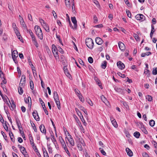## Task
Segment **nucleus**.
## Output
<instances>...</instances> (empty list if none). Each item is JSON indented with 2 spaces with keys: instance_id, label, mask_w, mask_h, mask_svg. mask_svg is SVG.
Masks as SVG:
<instances>
[{
  "instance_id": "nucleus-1",
  "label": "nucleus",
  "mask_w": 157,
  "mask_h": 157,
  "mask_svg": "<svg viewBox=\"0 0 157 157\" xmlns=\"http://www.w3.org/2000/svg\"><path fill=\"white\" fill-rule=\"evenodd\" d=\"M36 33L38 37L41 40L43 39V37L42 30L38 25H36L34 27Z\"/></svg>"
},
{
  "instance_id": "nucleus-2",
  "label": "nucleus",
  "mask_w": 157,
  "mask_h": 157,
  "mask_svg": "<svg viewBox=\"0 0 157 157\" xmlns=\"http://www.w3.org/2000/svg\"><path fill=\"white\" fill-rule=\"evenodd\" d=\"M86 44L87 47L90 49H92L94 47L93 41L91 38H88L86 39Z\"/></svg>"
},
{
  "instance_id": "nucleus-3",
  "label": "nucleus",
  "mask_w": 157,
  "mask_h": 157,
  "mask_svg": "<svg viewBox=\"0 0 157 157\" xmlns=\"http://www.w3.org/2000/svg\"><path fill=\"white\" fill-rule=\"evenodd\" d=\"M52 52L54 54L55 57L56 58V59H59V56L58 55V53L57 52L58 49L56 47L55 45L54 44H53L52 46Z\"/></svg>"
},
{
  "instance_id": "nucleus-4",
  "label": "nucleus",
  "mask_w": 157,
  "mask_h": 157,
  "mask_svg": "<svg viewBox=\"0 0 157 157\" xmlns=\"http://www.w3.org/2000/svg\"><path fill=\"white\" fill-rule=\"evenodd\" d=\"M136 18L137 20L142 21L145 20V18L143 15L138 14L136 16Z\"/></svg>"
},
{
  "instance_id": "nucleus-5",
  "label": "nucleus",
  "mask_w": 157,
  "mask_h": 157,
  "mask_svg": "<svg viewBox=\"0 0 157 157\" xmlns=\"http://www.w3.org/2000/svg\"><path fill=\"white\" fill-rule=\"evenodd\" d=\"M12 56L13 59L15 63H16V58L18 56V53L17 51L16 50L13 51L12 53Z\"/></svg>"
},
{
  "instance_id": "nucleus-6",
  "label": "nucleus",
  "mask_w": 157,
  "mask_h": 157,
  "mask_svg": "<svg viewBox=\"0 0 157 157\" xmlns=\"http://www.w3.org/2000/svg\"><path fill=\"white\" fill-rule=\"evenodd\" d=\"M114 90L117 92L121 94H124V89L123 88L116 87L114 88Z\"/></svg>"
},
{
  "instance_id": "nucleus-7",
  "label": "nucleus",
  "mask_w": 157,
  "mask_h": 157,
  "mask_svg": "<svg viewBox=\"0 0 157 157\" xmlns=\"http://www.w3.org/2000/svg\"><path fill=\"white\" fill-rule=\"evenodd\" d=\"M33 115L34 119L37 121H40V118L36 111H34L33 113Z\"/></svg>"
},
{
  "instance_id": "nucleus-8",
  "label": "nucleus",
  "mask_w": 157,
  "mask_h": 157,
  "mask_svg": "<svg viewBox=\"0 0 157 157\" xmlns=\"http://www.w3.org/2000/svg\"><path fill=\"white\" fill-rule=\"evenodd\" d=\"M4 101L9 106V104H11L7 96H4L3 95L1 96Z\"/></svg>"
},
{
  "instance_id": "nucleus-9",
  "label": "nucleus",
  "mask_w": 157,
  "mask_h": 157,
  "mask_svg": "<svg viewBox=\"0 0 157 157\" xmlns=\"http://www.w3.org/2000/svg\"><path fill=\"white\" fill-rule=\"evenodd\" d=\"M117 65L118 68L121 70L124 69L125 67L124 64L121 61L117 62Z\"/></svg>"
},
{
  "instance_id": "nucleus-10",
  "label": "nucleus",
  "mask_w": 157,
  "mask_h": 157,
  "mask_svg": "<svg viewBox=\"0 0 157 157\" xmlns=\"http://www.w3.org/2000/svg\"><path fill=\"white\" fill-rule=\"evenodd\" d=\"M39 128L41 132L45 134H46V130L44 125L42 124L40 127Z\"/></svg>"
},
{
  "instance_id": "nucleus-11",
  "label": "nucleus",
  "mask_w": 157,
  "mask_h": 157,
  "mask_svg": "<svg viewBox=\"0 0 157 157\" xmlns=\"http://www.w3.org/2000/svg\"><path fill=\"white\" fill-rule=\"evenodd\" d=\"M118 46L120 49L122 51H124L125 49V46L124 43L121 42H119Z\"/></svg>"
},
{
  "instance_id": "nucleus-12",
  "label": "nucleus",
  "mask_w": 157,
  "mask_h": 157,
  "mask_svg": "<svg viewBox=\"0 0 157 157\" xmlns=\"http://www.w3.org/2000/svg\"><path fill=\"white\" fill-rule=\"evenodd\" d=\"M96 43L98 45H101L103 43L102 40L99 37H97L95 39Z\"/></svg>"
},
{
  "instance_id": "nucleus-13",
  "label": "nucleus",
  "mask_w": 157,
  "mask_h": 157,
  "mask_svg": "<svg viewBox=\"0 0 157 157\" xmlns=\"http://www.w3.org/2000/svg\"><path fill=\"white\" fill-rule=\"evenodd\" d=\"M25 81V75H23L22 76L21 80L19 84V85L23 86L24 85V83Z\"/></svg>"
},
{
  "instance_id": "nucleus-14",
  "label": "nucleus",
  "mask_w": 157,
  "mask_h": 157,
  "mask_svg": "<svg viewBox=\"0 0 157 157\" xmlns=\"http://www.w3.org/2000/svg\"><path fill=\"white\" fill-rule=\"evenodd\" d=\"M68 136H70V138L68 139V141L69 142L71 145L73 146L75 145L74 140L71 135L69 134Z\"/></svg>"
},
{
  "instance_id": "nucleus-15",
  "label": "nucleus",
  "mask_w": 157,
  "mask_h": 157,
  "mask_svg": "<svg viewBox=\"0 0 157 157\" xmlns=\"http://www.w3.org/2000/svg\"><path fill=\"white\" fill-rule=\"evenodd\" d=\"M126 151L128 155L129 156L131 157L133 155V153L132 151L128 148L127 147L126 148Z\"/></svg>"
},
{
  "instance_id": "nucleus-16",
  "label": "nucleus",
  "mask_w": 157,
  "mask_h": 157,
  "mask_svg": "<svg viewBox=\"0 0 157 157\" xmlns=\"http://www.w3.org/2000/svg\"><path fill=\"white\" fill-rule=\"evenodd\" d=\"M75 110L77 112V113L78 114V115L80 117L81 119H82V118L81 117H82V118H83V119L84 121V119L83 118V116H82L81 113L79 111V109H77V108H76L75 109Z\"/></svg>"
},
{
  "instance_id": "nucleus-17",
  "label": "nucleus",
  "mask_w": 157,
  "mask_h": 157,
  "mask_svg": "<svg viewBox=\"0 0 157 157\" xmlns=\"http://www.w3.org/2000/svg\"><path fill=\"white\" fill-rule=\"evenodd\" d=\"M20 149L22 153L24 155H25L26 153L25 148L23 147H20Z\"/></svg>"
},
{
  "instance_id": "nucleus-18",
  "label": "nucleus",
  "mask_w": 157,
  "mask_h": 157,
  "mask_svg": "<svg viewBox=\"0 0 157 157\" xmlns=\"http://www.w3.org/2000/svg\"><path fill=\"white\" fill-rule=\"evenodd\" d=\"M110 119L111 122L114 126L115 127H117V124L115 120L113 119V118H111Z\"/></svg>"
},
{
  "instance_id": "nucleus-19",
  "label": "nucleus",
  "mask_w": 157,
  "mask_h": 157,
  "mask_svg": "<svg viewBox=\"0 0 157 157\" xmlns=\"http://www.w3.org/2000/svg\"><path fill=\"white\" fill-rule=\"evenodd\" d=\"M43 27L45 29L46 32H49V28L48 25L46 23L45 24L43 25Z\"/></svg>"
},
{
  "instance_id": "nucleus-20",
  "label": "nucleus",
  "mask_w": 157,
  "mask_h": 157,
  "mask_svg": "<svg viewBox=\"0 0 157 157\" xmlns=\"http://www.w3.org/2000/svg\"><path fill=\"white\" fill-rule=\"evenodd\" d=\"M25 102L26 104H29V101H30L31 103V100L30 97H28V98H24Z\"/></svg>"
},
{
  "instance_id": "nucleus-21",
  "label": "nucleus",
  "mask_w": 157,
  "mask_h": 157,
  "mask_svg": "<svg viewBox=\"0 0 157 157\" xmlns=\"http://www.w3.org/2000/svg\"><path fill=\"white\" fill-rule=\"evenodd\" d=\"M140 129L145 134H147L148 133V132L146 129L144 127V125L141 126L140 127Z\"/></svg>"
},
{
  "instance_id": "nucleus-22",
  "label": "nucleus",
  "mask_w": 157,
  "mask_h": 157,
  "mask_svg": "<svg viewBox=\"0 0 157 157\" xmlns=\"http://www.w3.org/2000/svg\"><path fill=\"white\" fill-rule=\"evenodd\" d=\"M54 96L53 97L55 101L56 100H58L59 99V97L57 92L56 91H54L53 93Z\"/></svg>"
},
{
  "instance_id": "nucleus-23",
  "label": "nucleus",
  "mask_w": 157,
  "mask_h": 157,
  "mask_svg": "<svg viewBox=\"0 0 157 157\" xmlns=\"http://www.w3.org/2000/svg\"><path fill=\"white\" fill-rule=\"evenodd\" d=\"M21 86L19 85V87L18 88V92L20 95H22L23 93V90Z\"/></svg>"
},
{
  "instance_id": "nucleus-24",
  "label": "nucleus",
  "mask_w": 157,
  "mask_h": 157,
  "mask_svg": "<svg viewBox=\"0 0 157 157\" xmlns=\"http://www.w3.org/2000/svg\"><path fill=\"white\" fill-rule=\"evenodd\" d=\"M56 103V104L57 105L58 108L59 109H60V104L59 99L57 100H56L55 101Z\"/></svg>"
},
{
  "instance_id": "nucleus-25",
  "label": "nucleus",
  "mask_w": 157,
  "mask_h": 157,
  "mask_svg": "<svg viewBox=\"0 0 157 157\" xmlns=\"http://www.w3.org/2000/svg\"><path fill=\"white\" fill-rule=\"evenodd\" d=\"M59 139L62 144V145H63L65 144V142L61 136H59Z\"/></svg>"
},
{
  "instance_id": "nucleus-26",
  "label": "nucleus",
  "mask_w": 157,
  "mask_h": 157,
  "mask_svg": "<svg viewBox=\"0 0 157 157\" xmlns=\"http://www.w3.org/2000/svg\"><path fill=\"white\" fill-rule=\"evenodd\" d=\"M151 54V53L150 52H146V53H142L141 55L142 57H145L146 56H149Z\"/></svg>"
},
{
  "instance_id": "nucleus-27",
  "label": "nucleus",
  "mask_w": 157,
  "mask_h": 157,
  "mask_svg": "<svg viewBox=\"0 0 157 157\" xmlns=\"http://www.w3.org/2000/svg\"><path fill=\"white\" fill-rule=\"evenodd\" d=\"M30 123H31V126L32 127V128H33L34 129L35 132H37V129L36 128V126H35V124H34V123L33 122H31V121H30Z\"/></svg>"
},
{
  "instance_id": "nucleus-28",
  "label": "nucleus",
  "mask_w": 157,
  "mask_h": 157,
  "mask_svg": "<svg viewBox=\"0 0 157 157\" xmlns=\"http://www.w3.org/2000/svg\"><path fill=\"white\" fill-rule=\"evenodd\" d=\"M106 63L107 62L106 61H104L102 63L101 65V67L103 69H105L106 68L107 65Z\"/></svg>"
},
{
  "instance_id": "nucleus-29",
  "label": "nucleus",
  "mask_w": 157,
  "mask_h": 157,
  "mask_svg": "<svg viewBox=\"0 0 157 157\" xmlns=\"http://www.w3.org/2000/svg\"><path fill=\"white\" fill-rule=\"evenodd\" d=\"M66 5L67 7H70V4L69 0H65Z\"/></svg>"
},
{
  "instance_id": "nucleus-30",
  "label": "nucleus",
  "mask_w": 157,
  "mask_h": 157,
  "mask_svg": "<svg viewBox=\"0 0 157 157\" xmlns=\"http://www.w3.org/2000/svg\"><path fill=\"white\" fill-rule=\"evenodd\" d=\"M150 126L151 127H153L155 124V121L153 120H151L149 122Z\"/></svg>"
},
{
  "instance_id": "nucleus-31",
  "label": "nucleus",
  "mask_w": 157,
  "mask_h": 157,
  "mask_svg": "<svg viewBox=\"0 0 157 157\" xmlns=\"http://www.w3.org/2000/svg\"><path fill=\"white\" fill-rule=\"evenodd\" d=\"M146 98L149 101H151L152 100V97L149 95H147L146 96Z\"/></svg>"
},
{
  "instance_id": "nucleus-32",
  "label": "nucleus",
  "mask_w": 157,
  "mask_h": 157,
  "mask_svg": "<svg viewBox=\"0 0 157 157\" xmlns=\"http://www.w3.org/2000/svg\"><path fill=\"white\" fill-rule=\"evenodd\" d=\"M140 135V133L138 132H136L134 133V136L136 138H138Z\"/></svg>"
},
{
  "instance_id": "nucleus-33",
  "label": "nucleus",
  "mask_w": 157,
  "mask_h": 157,
  "mask_svg": "<svg viewBox=\"0 0 157 157\" xmlns=\"http://www.w3.org/2000/svg\"><path fill=\"white\" fill-rule=\"evenodd\" d=\"M51 138L52 141L53 142L54 144H55V142H56V140L55 137L54 136V135H51Z\"/></svg>"
},
{
  "instance_id": "nucleus-34",
  "label": "nucleus",
  "mask_w": 157,
  "mask_h": 157,
  "mask_svg": "<svg viewBox=\"0 0 157 157\" xmlns=\"http://www.w3.org/2000/svg\"><path fill=\"white\" fill-rule=\"evenodd\" d=\"M71 18V21L74 24H76L77 23V20L75 17H72Z\"/></svg>"
},
{
  "instance_id": "nucleus-35",
  "label": "nucleus",
  "mask_w": 157,
  "mask_h": 157,
  "mask_svg": "<svg viewBox=\"0 0 157 157\" xmlns=\"http://www.w3.org/2000/svg\"><path fill=\"white\" fill-rule=\"evenodd\" d=\"M126 12L128 16L130 18H131V13L129 10H126Z\"/></svg>"
},
{
  "instance_id": "nucleus-36",
  "label": "nucleus",
  "mask_w": 157,
  "mask_h": 157,
  "mask_svg": "<svg viewBox=\"0 0 157 157\" xmlns=\"http://www.w3.org/2000/svg\"><path fill=\"white\" fill-rule=\"evenodd\" d=\"M42 107H43V108L44 109V112H45V113L47 115H48V111H47V110L46 107L45 105H43L42 106Z\"/></svg>"
},
{
  "instance_id": "nucleus-37",
  "label": "nucleus",
  "mask_w": 157,
  "mask_h": 157,
  "mask_svg": "<svg viewBox=\"0 0 157 157\" xmlns=\"http://www.w3.org/2000/svg\"><path fill=\"white\" fill-rule=\"evenodd\" d=\"M16 122L18 126V127H19V126H21V124L20 122V121L19 120V119L17 118L16 119Z\"/></svg>"
},
{
  "instance_id": "nucleus-38",
  "label": "nucleus",
  "mask_w": 157,
  "mask_h": 157,
  "mask_svg": "<svg viewBox=\"0 0 157 157\" xmlns=\"http://www.w3.org/2000/svg\"><path fill=\"white\" fill-rule=\"evenodd\" d=\"M30 89L33 90L34 89L33 83L32 80L30 81Z\"/></svg>"
},
{
  "instance_id": "nucleus-39",
  "label": "nucleus",
  "mask_w": 157,
  "mask_h": 157,
  "mask_svg": "<svg viewBox=\"0 0 157 157\" xmlns=\"http://www.w3.org/2000/svg\"><path fill=\"white\" fill-rule=\"evenodd\" d=\"M99 150L100 152H101L102 154H103L104 155H106V153L105 152V151L104 150L101 148H99Z\"/></svg>"
},
{
  "instance_id": "nucleus-40",
  "label": "nucleus",
  "mask_w": 157,
  "mask_h": 157,
  "mask_svg": "<svg viewBox=\"0 0 157 157\" xmlns=\"http://www.w3.org/2000/svg\"><path fill=\"white\" fill-rule=\"evenodd\" d=\"M7 123V122L6 121H5V123L4 124L3 127H4V129H5V130L6 131H8V127L7 125V124H6Z\"/></svg>"
},
{
  "instance_id": "nucleus-41",
  "label": "nucleus",
  "mask_w": 157,
  "mask_h": 157,
  "mask_svg": "<svg viewBox=\"0 0 157 157\" xmlns=\"http://www.w3.org/2000/svg\"><path fill=\"white\" fill-rule=\"evenodd\" d=\"M39 20L40 22V23H41V25L42 26H43V25H44L46 24V23L44 22V21L41 18H39Z\"/></svg>"
},
{
  "instance_id": "nucleus-42",
  "label": "nucleus",
  "mask_w": 157,
  "mask_h": 157,
  "mask_svg": "<svg viewBox=\"0 0 157 157\" xmlns=\"http://www.w3.org/2000/svg\"><path fill=\"white\" fill-rule=\"evenodd\" d=\"M80 109L82 110L84 112V113L86 115H87V111H86V109H85L84 108L81 106L80 107Z\"/></svg>"
},
{
  "instance_id": "nucleus-43",
  "label": "nucleus",
  "mask_w": 157,
  "mask_h": 157,
  "mask_svg": "<svg viewBox=\"0 0 157 157\" xmlns=\"http://www.w3.org/2000/svg\"><path fill=\"white\" fill-rule=\"evenodd\" d=\"M86 101L90 106H93V104L91 100L89 98L86 99Z\"/></svg>"
},
{
  "instance_id": "nucleus-44",
  "label": "nucleus",
  "mask_w": 157,
  "mask_h": 157,
  "mask_svg": "<svg viewBox=\"0 0 157 157\" xmlns=\"http://www.w3.org/2000/svg\"><path fill=\"white\" fill-rule=\"evenodd\" d=\"M152 73L153 75H155L157 74V68L155 69H153L152 71Z\"/></svg>"
},
{
  "instance_id": "nucleus-45",
  "label": "nucleus",
  "mask_w": 157,
  "mask_h": 157,
  "mask_svg": "<svg viewBox=\"0 0 157 157\" xmlns=\"http://www.w3.org/2000/svg\"><path fill=\"white\" fill-rule=\"evenodd\" d=\"M78 147L80 151L82 150V147L81 144H78Z\"/></svg>"
},
{
  "instance_id": "nucleus-46",
  "label": "nucleus",
  "mask_w": 157,
  "mask_h": 157,
  "mask_svg": "<svg viewBox=\"0 0 157 157\" xmlns=\"http://www.w3.org/2000/svg\"><path fill=\"white\" fill-rule=\"evenodd\" d=\"M94 2L96 5V6L98 7L99 8H100V6L99 5V3L96 0H94Z\"/></svg>"
},
{
  "instance_id": "nucleus-47",
  "label": "nucleus",
  "mask_w": 157,
  "mask_h": 157,
  "mask_svg": "<svg viewBox=\"0 0 157 157\" xmlns=\"http://www.w3.org/2000/svg\"><path fill=\"white\" fill-rule=\"evenodd\" d=\"M134 36L136 40H139V38H140L139 37V36L136 34L134 33Z\"/></svg>"
},
{
  "instance_id": "nucleus-48",
  "label": "nucleus",
  "mask_w": 157,
  "mask_h": 157,
  "mask_svg": "<svg viewBox=\"0 0 157 157\" xmlns=\"http://www.w3.org/2000/svg\"><path fill=\"white\" fill-rule=\"evenodd\" d=\"M88 61L89 63H93V59L92 57H89L88 58Z\"/></svg>"
},
{
  "instance_id": "nucleus-49",
  "label": "nucleus",
  "mask_w": 157,
  "mask_h": 157,
  "mask_svg": "<svg viewBox=\"0 0 157 157\" xmlns=\"http://www.w3.org/2000/svg\"><path fill=\"white\" fill-rule=\"evenodd\" d=\"M11 101L12 102V104H11V106L12 109H13L15 108L16 105H15L14 103V101L13 100H11Z\"/></svg>"
},
{
  "instance_id": "nucleus-50",
  "label": "nucleus",
  "mask_w": 157,
  "mask_h": 157,
  "mask_svg": "<svg viewBox=\"0 0 157 157\" xmlns=\"http://www.w3.org/2000/svg\"><path fill=\"white\" fill-rule=\"evenodd\" d=\"M74 91L76 93L78 97L80 95V91L79 90H78L77 89H75L74 90Z\"/></svg>"
},
{
  "instance_id": "nucleus-51",
  "label": "nucleus",
  "mask_w": 157,
  "mask_h": 157,
  "mask_svg": "<svg viewBox=\"0 0 157 157\" xmlns=\"http://www.w3.org/2000/svg\"><path fill=\"white\" fill-rule=\"evenodd\" d=\"M117 74L122 78H124L125 77V75L124 74H123L121 72L117 73Z\"/></svg>"
},
{
  "instance_id": "nucleus-52",
  "label": "nucleus",
  "mask_w": 157,
  "mask_h": 157,
  "mask_svg": "<svg viewBox=\"0 0 157 157\" xmlns=\"http://www.w3.org/2000/svg\"><path fill=\"white\" fill-rule=\"evenodd\" d=\"M58 51L60 52L61 53H63L64 52V51H63V49L59 47H58L57 48Z\"/></svg>"
},
{
  "instance_id": "nucleus-53",
  "label": "nucleus",
  "mask_w": 157,
  "mask_h": 157,
  "mask_svg": "<svg viewBox=\"0 0 157 157\" xmlns=\"http://www.w3.org/2000/svg\"><path fill=\"white\" fill-rule=\"evenodd\" d=\"M1 133L2 135L3 136V137L4 138L5 140H6V138H7V137L6 135V134H5L4 132L3 131H2L1 132Z\"/></svg>"
},
{
  "instance_id": "nucleus-54",
  "label": "nucleus",
  "mask_w": 157,
  "mask_h": 157,
  "mask_svg": "<svg viewBox=\"0 0 157 157\" xmlns=\"http://www.w3.org/2000/svg\"><path fill=\"white\" fill-rule=\"evenodd\" d=\"M124 1L125 4L128 6L130 7L131 6L130 3L128 2V0H124Z\"/></svg>"
},
{
  "instance_id": "nucleus-55",
  "label": "nucleus",
  "mask_w": 157,
  "mask_h": 157,
  "mask_svg": "<svg viewBox=\"0 0 157 157\" xmlns=\"http://www.w3.org/2000/svg\"><path fill=\"white\" fill-rule=\"evenodd\" d=\"M28 31L31 37H33V36H34L33 34V33L32 32V31L31 29H29Z\"/></svg>"
},
{
  "instance_id": "nucleus-56",
  "label": "nucleus",
  "mask_w": 157,
  "mask_h": 157,
  "mask_svg": "<svg viewBox=\"0 0 157 157\" xmlns=\"http://www.w3.org/2000/svg\"><path fill=\"white\" fill-rule=\"evenodd\" d=\"M39 101H40V103L42 106L43 105H45V104H44V102L43 101H42V100L41 98H39Z\"/></svg>"
},
{
  "instance_id": "nucleus-57",
  "label": "nucleus",
  "mask_w": 157,
  "mask_h": 157,
  "mask_svg": "<svg viewBox=\"0 0 157 157\" xmlns=\"http://www.w3.org/2000/svg\"><path fill=\"white\" fill-rule=\"evenodd\" d=\"M136 125L139 127L140 128V126L141 127V126H142L143 125L142 124V123L141 122H136Z\"/></svg>"
},
{
  "instance_id": "nucleus-58",
  "label": "nucleus",
  "mask_w": 157,
  "mask_h": 157,
  "mask_svg": "<svg viewBox=\"0 0 157 157\" xmlns=\"http://www.w3.org/2000/svg\"><path fill=\"white\" fill-rule=\"evenodd\" d=\"M52 13L53 14V15L54 17H55V19H56V18H57V15H56V13L54 11V10H53L52 11Z\"/></svg>"
},
{
  "instance_id": "nucleus-59",
  "label": "nucleus",
  "mask_w": 157,
  "mask_h": 157,
  "mask_svg": "<svg viewBox=\"0 0 157 157\" xmlns=\"http://www.w3.org/2000/svg\"><path fill=\"white\" fill-rule=\"evenodd\" d=\"M78 61L79 63L80 64L82 65H84L83 62L81 59H78Z\"/></svg>"
},
{
  "instance_id": "nucleus-60",
  "label": "nucleus",
  "mask_w": 157,
  "mask_h": 157,
  "mask_svg": "<svg viewBox=\"0 0 157 157\" xmlns=\"http://www.w3.org/2000/svg\"><path fill=\"white\" fill-rule=\"evenodd\" d=\"M18 128H19L20 132L21 134V133H22V132L23 131V129L22 128V127L21 126H19V127H18Z\"/></svg>"
},
{
  "instance_id": "nucleus-61",
  "label": "nucleus",
  "mask_w": 157,
  "mask_h": 157,
  "mask_svg": "<svg viewBox=\"0 0 157 157\" xmlns=\"http://www.w3.org/2000/svg\"><path fill=\"white\" fill-rule=\"evenodd\" d=\"M48 150L49 153H52V149L51 147L49 145H48Z\"/></svg>"
},
{
  "instance_id": "nucleus-62",
  "label": "nucleus",
  "mask_w": 157,
  "mask_h": 157,
  "mask_svg": "<svg viewBox=\"0 0 157 157\" xmlns=\"http://www.w3.org/2000/svg\"><path fill=\"white\" fill-rule=\"evenodd\" d=\"M1 85H2V88L3 89L4 91H5V90H6V86L5 85H4V84H3L2 83H1Z\"/></svg>"
},
{
  "instance_id": "nucleus-63",
  "label": "nucleus",
  "mask_w": 157,
  "mask_h": 157,
  "mask_svg": "<svg viewBox=\"0 0 157 157\" xmlns=\"http://www.w3.org/2000/svg\"><path fill=\"white\" fill-rule=\"evenodd\" d=\"M143 157H149L148 154L146 153H143Z\"/></svg>"
},
{
  "instance_id": "nucleus-64",
  "label": "nucleus",
  "mask_w": 157,
  "mask_h": 157,
  "mask_svg": "<svg viewBox=\"0 0 157 157\" xmlns=\"http://www.w3.org/2000/svg\"><path fill=\"white\" fill-rule=\"evenodd\" d=\"M21 110L22 112L23 113H24L25 112L26 110V109L25 107L24 106H22L21 107Z\"/></svg>"
}]
</instances>
